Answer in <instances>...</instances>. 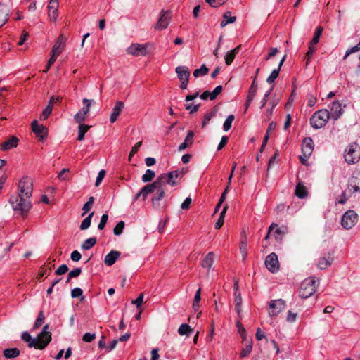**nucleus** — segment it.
Instances as JSON below:
<instances>
[{"label":"nucleus","mask_w":360,"mask_h":360,"mask_svg":"<svg viewBox=\"0 0 360 360\" xmlns=\"http://www.w3.org/2000/svg\"><path fill=\"white\" fill-rule=\"evenodd\" d=\"M49 325H45L42 331L36 338H32L30 333L24 332V342L27 343L29 347L44 349L51 341V333L47 331Z\"/></svg>","instance_id":"obj_1"},{"label":"nucleus","mask_w":360,"mask_h":360,"mask_svg":"<svg viewBox=\"0 0 360 360\" xmlns=\"http://www.w3.org/2000/svg\"><path fill=\"white\" fill-rule=\"evenodd\" d=\"M344 158L349 165H353L360 160V146L353 142L349 144L345 149Z\"/></svg>","instance_id":"obj_2"},{"label":"nucleus","mask_w":360,"mask_h":360,"mask_svg":"<svg viewBox=\"0 0 360 360\" xmlns=\"http://www.w3.org/2000/svg\"><path fill=\"white\" fill-rule=\"evenodd\" d=\"M330 118V113L328 110H319L311 117L310 124L314 129H320L326 124Z\"/></svg>","instance_id":"obj_3"},{"label":"nucleus","mask_w":360,"mask_h":360,"mask_svg":"<svg viewBox=\"0 0 360 360\" xmlns=\"http://www.w3.org/2000/svg\"><path fill=\"white\" fill-rule=\"evenodd\" d=\"M316 281L314 277L304 279L300 285L299 290L300 296L303 299L311 297L316 291Z\"/></svg>","instance_id":"obj_4"},{"label":"nucleus","mask_w":360,"mask_h":360,"mask_svg":"<svg viewBox=\"0 0 360 360\" xmlns=\"http://www.w3.org/2000/svg\"><path fill=\"white\" fill-rule=\"evenodd\" d=\"M358 221V214L352 210H347L341 219L342 226L347 230L353 228Z\"/></svg>","instance_id":"obj_5"},{"label":"nucleus","mask_w":360,"mask_h":360,"mask_svg":"<svg viewBox=\"0 0 360 360\" xmlns=\"http://www.w3.org/2000/svg\"><path fill=\"white\" fill-rule=\"evenodd\" d=\"M9 204L11 205L14 212L22 214V188H18V192L12 195L9 198Z\"/></svg>","instance_id":"obj_6"},{"label":"nucleus","mask_w":360,"mask_h":360,"mask_svg":"<svg viewBox=\"0 0 360 360\" xmlns=\"http://www.w3.org/2000/svg\"><path fill=\"white\" fill-rule=\"evenodd\" d=\"M158 181L162 183L166 186L167 184H169L172 186H176L177 183L174 179H179L177 171H172L168 173L160 174L158 178Z\"/></svg>","instance_id":"obj_7"},{"label":"nucleus","mask_w":360,"mask_h":360,"mask_svg":"<svg viewBox=\"0 0 360 360\" xmlns=\"http://www.w3.org/2000/svg\"><path fill=\"white\" fill-rule=\"evenodd\" d=\"M82 101L84 106L74 117V120L77 123H82L85 120L86 116L89 112L90 106L94 102L93 100L87 98H84Z\"/></svg>","instance_id":"obj_8"},{"label":"nucleus","mask_w":360,"mask_h":360,"mask_svg":"<svg viewBox=\"0 0 360 360\" xmlns=\"http://www.w3.org/2000/svg\"><path fill=\"white\" fill-rule=\"evenodd\" d=\"M269 307V316H276L285 307V302L282 299L271 300Z\"/></svg>","instance_id":"obj_9"},{"label":"nucleus","mask_w":360,"mask_h":360,"mask_svg":"<svg viewBox=\"0 0 360 360\" xmlns=\"http://www.w3.org/2000/svg\"><path fill=\"white\" fill-rule=\"evenodd\" d=\"M148 44H133L127 49V53L135 56H146L148 53Z\"/></svg>","instance_id":"obj_10"},{"label":"nucleus","mask_w":360,"mask_h":360,"mask_svg":"<svg viewBox=\"0 0 360 360\" xmlns=\"http://www.w3.org/2000/svg\"><path fill=\"white\" fill-rule=\"evenodd\" d=\"M265 265L271 273H276L278 271L279 263L276 253L272 252L266 257Z\"/></svg>","instance_id":"obj_11"},{"label":"nucleus","mask_w":360,"mask_h":360,"mask_svg":"<svg viewBox=\"0 0 360 360\" xmlns=\"http://www.w3.org/2000/svg\"><path fill=\"white\" fill-rule=\"evenodd\" d=\"M171 17H172V13L170 11L167 10V11H165L164 10H162L161 11L158 22L155 25V28L156 30H160L165 29L168 26V25L170 22Z\"/></svg>","instance_id":"obj_12"},{"label":"nucleus","mask_w":360,"mask_h":360,"mask_svg":"<svg viewBox=\"0 0 360 360\" xmlns=\"http://www.w3.org/2000/svg\"><path fill=\"white\" fill-rule=\"evenodd\" d=\"M330 117L334 120H337L342 113V104L338 101L332 103L330 108Z\"/></svg>","instance_id":"obj_13"},{"label":"nucleus","mask_w":360,"mask_h":360,"mask_svg":"<svg viewBox=\"0 0 360 360\" xmlns=\"http://www.w3.org/2000/svg\"><path fill=\"white\" fill-rule=\"evenodd\" d=\"M19 143L20 139L17 136H12L7 141L1 144L0 149L3 151L9 150L12 148H16Z\"/></svg>","instance_id":"obj_14"},{"label":"nucleus","mask_w":360,"mask_h":360,"mask_svg":"<svg viewBox=\"0 0 360 360\" xmlns=\"http://www.w3.org/2000/svg\"><path fill=\"white\" fill-rule=\"evenodd\" d=\"M31 127L33 132L41 139L46 136L48 129L43 124H39L37 120L32 122Z\"/></svg>","instance_id":"obj_15"},{"label":"nucleus","mask_w":360,"mask_h":360,"mask_svg":"<svg viewBox=\"0 0 360 360\" xmlns=\"http://www.w3.org/2000/svg\"><path fill=\"white\" fill-rule=\"evenodd\" d=\"M166 186L159 181V184L156 188V193L152 198L153 203L158 204V202L164 198L165 193Z\"/></svg>","instance_id":"obj_16"},{"label":"nucleus","mask_w":360,"mask_h":360,"mask_svg":"<svg viewBox=\"0 0 360 360\" xmlns=\"http://www.w3.org/2000/svg\"><path fill=\"white\" fill-rule=\"evenodd\" d=\"M158 184H159V181L158 180V179H156V180L153 183L147 184V185L144 186L141 189V193H142L143 200H145L146 199L148 194L154 193L156 191V188H157Z\"/></svg>","instance_id":"obj_17"},{"label":"nucleus","mask_w":360,"mask_h":360,"mask_svg":"<svg viewBox=\"0 0 360 360\" xmlns=\"http://www.w3.org/2000/svg\"><path fill=\"white\" fill-rule=\"evenodd\" d=\"M314 148V144L311 137H306L302 141V153H305L307 155H311Z\"/></svg>","instance_id":"obj_18"},{"label":"nucleus","mask_w":360,"mask_h":360,"mask_svg":"<svg viewBox=\"0 0 360 360\" xmlns=\"http://www.w3.org/2000/svg\"><path fill=\"white\" fill-rule=\"evenodd\" d=\"M124 107V104L122 101H118L115 103V105L112 109V111L110 114V121L111 123L115 122L120 112L122 111Z\"/></svg>","instance_id":"obj_19"},{"label":"nucleus","mask_w":360,"mask_h":360,"mask_svg":"<svg viewBox=\"0 0 360 360\" xmlns=\"http://www.w3.org/2000/svg\"><path fill=\"white\" fill-rule=\"evenodd\" d=\"M194 136H195L194 132L191 130H189L187 133V135H186L184 142L181 143L179 146L178 150L181 152V151L186 149L187 148L191 146L193 144V142Z\"/></svg>","instance_id":"obj_20"},{"label":"nucleus","mask_w":360,"mask_h":360,"mask_svg":"<svg viewBox=\"0 0 360 360\" xmlns=\"http://www.w3.org/2000/svg\"><path fill=\"white\" fill-rule=\"evenodd\" d=\"M120 252L117 250H112L107 254L104 258V263L108 266L113 265L118 257L120 256Z\"/></svg>","instance_id":"obj_21"},{"label":"nucleus","mask_w":360,"mask_h":360,"mask_svg":"<svg viewBox=\"0 0 360 360\" xmlns=\"http://www.w3.org/2000/svg\"><path fill=\"white\" fill-rule=\"evenodd\" d=\"M65 41V38L63 35H60L57 41H56L55 44L53 45L52 49H51V53L56 54L59 56L63 49L64 44Z\"/></svg>","instance_id":"obj_22"},{"label":"nucleus","mask_w":360,"mask_h":360,"mask_svg":"<svg viewBox=\"0 0 360 360\" xmlns=\"http://www.w3.org/2000/svg\"><path fill=\"white\" fill-rule=\"evenodd\" d=\"M175 71H176V73L177 74L178 78L180 81L189 79L190 72L187 67L178 66L177 68H176Z\"/></svg>","instance_id":"obj_23"},{"label":"nucleus","mask_w":360,"mask_h":360,"mask_svg":"<svg viewBox=\"0 0 360 360\" xmlns=\"http://www.w3.org/2000/svg\"><path fill=\"white\" fill-rule=\"evenodd\" d=\"M214 252H208L201 262L202 267L210 270L212 266V264L214 263Z\"/></svg>","instance_id":"obj_24"},{"label":"nucleus","mask_w":360,"mask_h":360,"mask_svg":"<svg viewBox=\"0 0 360 360\" xmlns=\"http://www.w3.org/2000/svg\"><path fill=\"white\" fill-rule=\"evenodd\" d=\"M295 194L297 198H299L300 199H303L307 196V195H308L307 190L306 187L304 186L302 182L299 181L297 184L295 191Z\"/></svg>","instance_id":"obj_25"},{"label":"nucleus","mask_w":360,"mask_h":360,"mask_svg":"<svg viewBox=\"0 0 360 360\" xmlns=\"http://www.w3.org/2000/svg\"><path fill=\"white\" fill-rule=\"evenodd\" d=\"M8 15V8L6 5L0 4V27H1L7 22Z\"/></svg>","instance_id":"obj_26"},{"label":"nucleus","mask_w":360,"mask_h":360,"mask_svg":"<svg viewBox=\"0 0 360 360\" xmlns=\"http://www.w3.org/2000/svg\"><path fill=\"white\" fill-rule=\"evenodd\" d=\"M240 46H238L233 50L227 52L225 55V63L227 65H229L233 61L236 54L239 52Z\"/></svg>","instance_id":"obj_27"},{"label":"nucleus","mask_w":360,"mask_h":360,"mask_svg":"<svg viewBox=\"0 0 360 360\" xmlns=\"http://www.w3.org/2000/svg\"><path fill=\"white\" fill-rule=\"evenodd\" d=\"M32 179L29 177L24 176V195L30 198L32 195Z\"/></svg>","instance_id":"obj_28"},{"label":"nucleus","mask_w":360,"mask_h":360,"mask_svg":"<svg viewBox=\"0 0 360 360\" xmlns=\"http://www.w3.org/2000/svg\"><path fill=\"white\" fill-rule=\"evenodd\" d=\"M4 356L7 359H12L20 354V350L18 348H8L4 350Z\"/></svg>","instance_id":"obj_29"},{"label":"nucleus","mask_w":360,"mask_h":360,"mask_svg":"<svg viewBox=\"0 0 360 360\" xmlns=\"http://www.w3.org/2000/svg\"><path fill=\"white\" fill-rule=\"evenodd\" d=\"M274 231V236L277 241H281L283 237V236L288 232V229L286 226L282 227H275Z\"/></svg>","instance_id":"obj_30"},{"label":"nucleus","mask_w":360,"mask_h":360,"mask_svg":"<svg viewBox=\"0 0 360 360\" xmlns=\"http://www.w3.org/2000/svg\"><path fill=\"white\" fill-rule=\"evenodd\" d=\"M347 191L350 193H359L360 183L354 181V179H349L348 182Z\"/></svg>","instance_id":"obj_31"},{"label":"nucleus","mask_w":360,"mask_h":360,"mask_svg":"<svg viewBox=\"0 0 360 360\" xmlns=\"http://www.w3.org/2000/svg\"><path fill=\"white\" fill-rule=\"evenodd\" d=\"M332 261H333L332 257H329L328 258H326L325 257H323L320 258L318 262V264H317L318 268L321 270L326 269L328 266H330Z\"/></svg>","instance_id":"obj_32"},{"label":"nucleus","mask_w":360,"mask_h":360,"mask_svg":"<svg viewBox=\"0 0 360 360\" xmlns=\"http://www.w3.org/2000/svg\"><path fill=\"white\" fill-rule=\"evenodd\" d=\"M96 243V238L95 237L89 238L85 240L81 245L82 250H88L93 248Z\"/></svg>","instance_id":"obj_33"},{"label":"nucleus","mask_w":360,"mask_h":360,"mask_svg":"<svg viewBox=\"0 0 360 360\" xmlns=\"http://www.w3.org/2000/svg\"><path fill=\"white\" fill-rule=\"evenodd\" d=\"M323 27L321 26H319L316 28V30L314 33L313 38L311 40L309 44H311L312 46H315L316 44H317L319 43L320 37L323 32Z\"/></svg>","instance_id":"obj_34"},{"label":"nucleus","mask_w":360,"mask_h":360,"mask_svg":"<svg viewBox=\"0 0 360 360\" xmlns=\"http://www.w3.org/2000/svg\"><path fill=\"white\" fill-rule=\"evenodd\" d=\"M236 17L230 15V12H226L224 14L223 20L221 22L220 25L221 27H225L226 25H227L229 23L234 22L236 21Z\"/></svg>","instance_id":"obj_35"},{"label":"nucleus","mask_w":360,"mask_h":360,"mask_svg":"<svg viewBox=\"0 0 360 360\" xmlns=\"http://www.w3.org/2000/svg\"><path fill=\"white\" fill-rule=\"evenodd\" d=\"M193 332L191 326L187 323H182L179 329L178 333L180 335H190V334Z\"/></svg>","instance_id":"obj_36"},{"label":"nucleus","mask_w":360,"mask_h":360,"mask_svg":"<svg viewBox=\"0 0 360 360\" xmlns=\"http://www.w3.org/2000/svg\"><path fill=\"white\" fill-rule=\"evenodd\" d=\"M79 134H78L77 139L79 141H82L84 140L85 134H86V132H87V131L89 130L90 127L86 124H82V123H79Z\"/></svg>","instance_id":"obj_37"},{"label":"nucleus","mask_w":360,"mask_h":360,"mask_svg":"<svg viewBox=\"0 0 360 360\" xmlns=\"http://www.w3.org/2000/svg\"><path fill=\"white\" fill-rule=\"evenodd\" d=\"M94 212H91L88 217H86L81 223L80 224V229L81 230H86L91 226V219L94 216Z\"/></svg>","instance_id":"obj_38"},{"label":"nucleus","mask_w":360,"mask_h":360,"mask_svg":"<svg viewBox=\"0 0 360 360\" xmlns=\"http://www.w3.org/2000/svg\"><path fill=\"white\" fill-rule=\"evenodd\" d=\"M155 172L148 169L146 171L145 174L142 176L141 180L144 183H148V182H150V181H152L153 179L155 177Z\"/></svg>","instance_id":"obj_39"},{"label":"nucleus","mask_w":360,"mask_h":360,"mask_svg":"<svg viewBox=\"0 0 360 360\" xmlns=\"http://www.w3.org/2000/svg\"><path fill=\"white\" fill-rule=\"evenodd\" d=\"M227 207V205L224 206L222 211L221 212L219 219L214 225L215 229H219L223 225Z\"/></svg>","instance_id":"obj_40"},{"label":"nucleus","mask_w":360,"mask_h":360,"mask_svg":"<svg viewBox=\"0 0 360 360\" xmlns=\"http://www.w3.org/2000/svg\"><path fill=\"white\" fill-rule=\"evenodd\" d=\"M208 71L209 69L205 66V65H202L200 68L194 70L193 76L195 77L204 76L208 73Z\"/></svg>","instance_id":"obj_41"},{"label":"nucleus","mask_w":360,"mask_h":360,"mask_svg":"<svg viewBox=\"0 0 360 360\" xmlns=\"http://www.w3.org/2000/svg\"><path fill=\"white\" fill-rule=\"evenodd\" d=\"M234 119L235 117L233 115H229L226 117L223 124V129L225 131H228L231 129L232 122L234 120Z\"/></svg>","instance_id":"obj_42"},{"label":"nucleus","mask_w":360,"mask_h":360,"mask_svg":"<svg viewBox=\"0 0 360 360\" xmlns=\"http://www.w3.org/2000/svg\"><path fill=\"white\" fill-rule=\"evenodd\" d=\"M94 202V198L93 196L89 197V200L83 205L82 210L84 212L82 214V216H84L91 209Z\"/></svg>","instance_id":"obj_43"},{"label":"nucleus","mask_w":360,"mask_h":360,"mask_svg":"<svg viewBox=\"0 0 360 360\" xmlns=\"http://www.w3.org/2000/svg\"><path fill=\"white\" fill-rule=\"evenodd\" d=\"M279 69H274L271 72L270 75L266 79V82L269 84H273L274 83L276 79L278 77L279 75Z\"/></svg>","instance_id":"obj_44"},{"label":"nucleus","mask_w":360,"mask_h":360,"mask_svg":"<svg viewBox=\"0 0 360 360\" xmlns=\"http://www.w3.org/2000/svg\"><path fill=\"white\" fill-rule=\"evenodd\" d=\"M83 290L80 288H75L71 291V296L72 298H77L81 297L80 300L83 301L84 297L82 296Z\"/></svg>","instance_id":"obj_45"},{"label":"nucleus","mask_w":360,"mask_h":360,"mask_svg":"<svg viewBox=\"0 0 360 360\" xmlns=\"http://www.w3.org/2000/svg\"><path fill=\"white\" fill-rule=\"evenodd\" d=\"M315 51H316L315 46H312V45L309 44V50L306 54V58H305L307 66L309 64L311 58L313 56Z\"/></svg>","instance_id":"obj_46"},{"label":"nucleus","mask_w":360,"mask_h":360,"mask_svg":"<svg viewBox=\"0 0 360 360\" xmlns=\"http://www.w3.org/2000/svg\"><path fill=\"white\" fill-rule=\"evenodd\" d=\"M252 345L251 342H249L246 347L242 349V351L240 353V356L241 358H244L248 356L252 352Z\"/></svg>","instance_id":"obj_47"},{"label":"nucleus","mask_w":360,"mask_h":360,"mask_svg":"<svg viewBox=\"0 0 360 360\" xmlns=\"http://www.w3.org/2000/svg\"><path fill=\"white\" fill-rule=\"evenodd\" d=\"M52 109H53V105L51 103H49L46 106V108L44 110L42 113L41 114L40 118L41 120H46V118H48V117L50 115V114L52 112Z\"/></svg>","instance_id":"obj_48"},{"label":"nucleus","mask_w":360,"mask_h":360,"mask_svg":"<svg viewBox=\"0 0 360 360\" xmlns=\"http://www.w3.org/2000/svg\"><path fill=\"white\" fill-rule=\"evenodd\" d=\"M124 228V222L123 221H119L113 229L114 234L120 236L123 232Z\"/></svg>","instance_id":"obj_49"},{"label":"nucleus","mask_w":360,"mask_h":360,"mask_svg":"<svg viewBox=\"0 0 360 360\" xmlns=\"http://www.w3.org/2000/svg\"><path fill=\"white\" fill-rule=\"evenodd\" d=\"M274 89V86H271L264 95V97L262 99L261 102H260V108L262 109L266 103V101H267V99L269 98V96H270V94H271V91Z\"/></svg>","instance_id":"obj_50"},{"label":"nucleus","mask_w":360,"mask_h":360,"mask_svg":"<svg viewBox=\"0 0 360 360\" xmlns=\"http://www.w3.org/2000/svg\"><path fill=\"white\" fill-rule=\"evenodd\" d=\"M215 113H216V110H214L207 112L205 115L204 120L202 122V127H204L209 122V121L215 115Z\"/></svg>","instance_id":"obj_51"},{"label":"nucleus","mask_w":360,"mask_h":360,"mask_svg":"<svg viewBox=\"0 0 360 360\" xmlns=\"http://www.w3.org/2000/svg\"><path fill=\"white\" fill-rule=\"evenodd\" d=\"M223 87L221 85L217 86L214 89L210 92V100H214L222 91Z\"/></svg>","instance_id":"obj_52"},{"label":"nucleus","mask_w":360,"mask_h":360,"mask_svg":"<svg viewBox=\"0 0 360 360\" xmlns=\"http://www.w3.org/2000/svg\"><path fill=\"white\" fill-rule=\"evenodd\" d=\"M108 219V215L107 214H103L102 215L101 221L98 225V229L99 230H103L105 228Z\"/></svg>","instance_id":"obj_53"},{"label":"nucleus","mask_w":360,"mask_h":360,"mask_svg":"<svg viewBox=\"0 0 360 360\" xmlns=\"http://www.w3.org/2000/svg\"><path fill=\"white\" fill-rule=\"evenodd\" d=\"M105 174H106V172L104 169H101L99 171L98 174L96 178V182H95L96 186H98L101 184V181H103V178L105 176Z\"/></svg>","instance_id":"obj_54"},{"label":"nucleus","mask_w":360,"mask_h":360,"mask_svg":"<svg viewBox=\"0 0 360 360\" xmlns=\"http://www.w3.org/2000/svg\"><path fill=\"white\" fill-rule=\"evenodd\" d=\"M297 316V314L292 312V311L289 310L288 311L286 321L289 323H293L296 321V318Z\"/></svg>","instance_id":"obj_55"},{"label":"nucleus","mask_w":360,"mask_h":360,"mask_svg":"<svg viewBox=\"0 0 360 360\" xmlns=\"http://www.w3.org/2000/svg\"><path fill=\"white\" fill-rule=\"evenodd\" d=\"M236 326H237V328H238V333L240 334V337L243 340H245L246 338V331H245V329L243 328V325L239 321L237 322Z\"/></svg>","instance_id":"obj_56"},{"label":"nucleus","mask_w":360,"mask_h":360,"mask_svg":"<svg viewBox=\"0 0 360 360\" xmlns=\"http://www.w3.org/2000/svg\"><path fill=\"white\" fill-rule=\"evenodd\" d=\"M96 338L95 333H86L83 337L82 340L86 342H91Z\"/></svg>","instance_id":"obj_57"},{"label":"nucleus","mask_w":360,"mask_h":360,"mask_svg":"<svg viewBox=\"0 0 360 360\" xmlns=\"http://www.w3.org/2000/svg\"><path fill=\"white\" fill-rule=\"evenodd\" d=\"M82 273V269L81 268H75V269L70 271L69 274V278H73L78 277Z\"/></svg>","instance_id":"obj_58"},{"label":"nucleus","mask_w":360,"mask_h":360,"mask_svg":"<svg viewBox=\"0 0 360 360\" xmlns=\"http://www.w3.org/2000/svg\"><path fill=\"white\" fill-rule=\"evenodd\" d=\"M247 242L241 241L240 244V250L242 253L243 259H245L247 256Z\"/></svg>","instance_id":"obj_59"},{"label":"nucleus","mask_w":360,"mask_h":360,"mask_svg":"<svg viewBox=\"0 0 360 360\" xmlns=\"http://www.w3.org/2000/svg\"><path fill=\"white\" fill-rule=\"evenodd\" d=\"M349 179H354V181L360 183V167H357L353 172L352 177Z\"/></svg>","instance_id":"obj_60"},{"label":"nucleus","mask_w":360,"mask_h":360,"mask_svg":"<svg viewBox=\"0 0 360 360\" xmlns=\"http://www.w3.org/2000/svg\"><path fill=\"white\" fill-rule=\"evenodd\" d=\"M68 271V267L66 264L60 265L56 270V274L57 275H63Z\"/></svg>","instance_id":"obj_61"},{"label":"nucleus","mask_w":360,"mask_h":360,"mask_svg":"<svg viewBox=\"0 0 360 360\" xmlns=\"http://www.w3.org/2000/svg\"><path fill=\"white\" fill-rule=\"evenodd\" d=\"M143 302V294L141 293L138 297L131 302V304H136V307H140Z\"/></svg>","instance_id":"obj_62"},{"label":"nucleus","mask_w":360,"mask_h":360,"mask_svg":"<svg viewBox=\"0 0 360 360\" xmlns=\"http://www.w3.org/2000/svg\"><path fill=\"white\" fill-rule=\"evenodd\" d=\"M81 257H82V255H81L80 252L77 250H74L70 255V258L74 262L79 261Z\"/></svg>","instance_id":"obj_63"},{"label":"nucleus","mask_w":360,"mask_h":360,"mask_svg":"<svg viewBox=\"0 0 360 360\" xmlns=\"http://www.w3.org/2000/svg\"><path fill=\"white\" fill-rule=\"evenodd\" d=\"M192 200L191 198L188 197L186 198L184 202L181 205V208L182 210H187L190 207L191 204Z\"/></svg>","instance_id":"obj_64"}]
</instances>
